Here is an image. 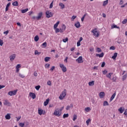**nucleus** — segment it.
Wrapping results in <instances>:
<instances>
[{"label":"nucleus","mask_w":127,"mask_h":127,"mask_svg":"<svg viewBox=\"0 0 127 127\" xmlns=\"http://www.w3.org/2000/svg\"><path fill=\"white\" fill-rule=\"evenodd\" d=\"M61 114H62V112L60 111V109L59 108L56 109L54 113V116H56V117H60Z\"/></svg>","instance_id":"f257e3e1"},{"label":"nucleus","mask_w":127,"mask_h":127,"mask_svg":"<svg viewBox=\"0 0 127 127\" xmlns=\"http://www.w3.org/2000/svg\"><path fill=\"white\" fill-rule=\"evenodd\" d=\"M64 97H66V89H64L59 98L60 100H62Z\"/></svg>","instance_id":"f03ea898"},{"label":"nucleus","mask_w":127,"mask_h":127,"mask_svg":"<svg viewBox=\"0 0 127 127\" xmlns=\"http://www.w3.org/2000/svg\"><path fill=\"white\" fill-rule=\"evenodd\" d=\"M53 15V13L50 12V11H47L46 12V16L47 18H50V17H52Z\"/></svg>","instance_id":"7ed1b4c3"},{"label":"nucleus","mask_w":127,"mask_h":127,"mask_svg":"<svg viewBox=\"0 0 127 127\" xmlns=\"http://www.w3.org/2000/svg\"><path fill=\"white\" fill-rule=\"evenodd\" d=\"M91 32L93 33V35L95 37H99V35H100V34L98 33V31H97V28L92 30Z\"/></svg>","instance_id":"20e7f679"},{"label":"nucleus","mask_w":127,"mask_h":127,"mask_svg":"<svg viewBox=\"0 0 127 127\" xmlns=\"http://www.w3.org/2000/svg\"><path fill=\"white\" fill-rule=\"evenodd\" d=\"M16 93H17V89L15 90L14 91H9L8 93V95H9V96H14L15 95H16Z\"/></svg>","instance_id":"39448f33"},{"label":"nucleus","mask_w":127,"mask_h":127,"mask_svg":"<svg viewBox=\"0 0 127 127\" xmlns=\"http://www.w3.org/2000/svg\"><path fill=\"white\" fill-rule=\"evenodd\" d=\"M60 67L62 68V70L63 72H66V71H67V68H66V66L64 65V64H60Z\"/></svg>","instance_id":"423d86ee"},{"label":"nucleus","mask_w":127,"mask_h":127,"mask_svg":"<svg viewBox=\"0 0 127 127\" xmlns=\"http://www.w3.org/2000/svg\"><path fill=\"white\" fill-rule=\"evenodd\" d=\"M76 61L78 62V63H83V57L82 56L79 57L76 60Z\"/></svg>","instance_id":"0eeeda50"},{"label":"nucleus","mask_w":127,"mask_h":127,"mask_svg":"<svg viewBox=\"0 0 127 127\" xmlns=\"http://www.w3.org/2000/svg\"><path fill=\"white\" fill-rule=\"evenodd\" d=\"M3 105H4V106H8V107H10L11 104L7 100H5L3 102Z\"/></svg>","instance_id":"6e6552de"},{"label":"nucleus","mask_w":127,"mask_h":127,"mask_svg":"<svg viewBox=\"0 0 127 127\" xmlns=\"http://www.w3.org/2000/svg\"><path fill=\"white\" fill-rule=\"evenodd\" d=\"M43 14V13H42V12L39 13L38 16L36 17L37 20H39V19H41V16H42Z\"/></svg>","instance_id":"1a4fd4ad"},{"label":"nucleus","mask_w":127,"mask_h":127,"mask_svg":"<svg viewBox=\"0 0 127 127\" xmlns=\"http://www.w3.org/2000/svg\"><path fill=\"white\" fill-rule=\"evenodd\" d=\"M30 97H31L33 100L36 98V95L35 94V93H33L32 92H30L29 93Z\"/></svg>","instance_id":"9d476101"},{"label":"nucleus","mask_w":127,"mask_h":127,"mask_svg":"<svg viewBox=\"0 0 127 127\" xmlns=\"http://www.w3.org/2000/svg\"><path fill=\"white\" fill-rule=\"evenodd\" d=\"M16 56V55H15V54H13L11 56H10L9 57L10 61H13V60L15 59Z\"/></svg>","instance_id":"9b49d317"},{"label":"nucleus","mask_w":127,"mask_h":127,"mask_svg":"<svg viewBox=\"0 0 127 127\" xmlns=\"http://www.w3.org/2000/svg\"><path fill=\"white\" fill-rule=\"evenodd\" d=\"M99 97L100 99H103L105 97V92H101L99 93Z\"/></svg>","instance_id":"f8f14e48"},{"label":"nucleus","mask_w":127,"mask_h":127,"mask_svg":"<svg viewBox=\"0 0 127 127\" xmlns=\"http://www.w3.org/2000/svg\"><path fill=\"white\" fill-rule=\"evenodd\" d=\"M96 56L97 57H99L100 58H102V57H104V53H102L101 54H96Z\"/></svg>","instance_id":"ddd939ff"},{"label":"nucleus","mask_w":127,"mask_h":127,"mask_svg":"<svg viewBox=\"0 0 127 127\" xmlns=\"http://www.w3.org/2000/svg\"><path fill=\"white\" fill-rule=\"evenodd\" d=\"M119 112H120V113L121 114H123L124 113V112H125V108H123V107H120L119 109H118Z\"/></svg>","instance_id":"4468645a"},{"label":"nucleus","mask_w":127,"mask_h":127,"mask_svg":"<svg viewBox=\"0 0 127 127\" xmlns=\"http://www.w3.org/2000/svg\"><path fill=\"white\" fill-rule=\"evenodd\" d=\"M73 104H70V105H67L66 108V111H68L71 109V108H73Z\"/></svg>","instance_id":"2eb2a0df"},{"label":"nucleus","mask_w":127,"mask_h":127,"mask_svg":"<svg viewBox=\"0 0 127 127\" xmlns=\"http://www.w3.org/2000/svg\"><path fill=\"white\" fill-rule=\"evenodd\" d=\"M48 104H49V98H48L47 99H46V101L44 102V106L46 107V106H47Z\"/></svg>","instance_id":"dca6fc26"},{"label":"nucleus","mask_w":127,"mask_h":127,"mask_svg":"<svg viewBox=\"0 0 127 127\" xmlns=\"http://www.w3.org/2000/svg\"><path fill=\"white\" fill-rule=\"evenodd\" d=\"M74 26H75V27H76V28H79V27L81 26V25L80 24V22H77L74 24Z\"/></svg>","instance_id":"f3484780"},{"label":"nucleus","mask_w":127,"mask_h":127,"mask_svg":"<svg viewBox=\"0 0 127 127\" xmlns=\"http://www.w3.org/2000/svg\"><path fill=\"white\" fill-rule=\"evenodd\" d=\"M59 5H60V6H61L62 9L65 8V5L64 4H63V3H62V2L60 3Z\"/></svg>","instance_id":"a211bd4d"},{"label":"nucleus","mask_w":127,"mask_h":127,"mask_svg":"<svg viewBox=\"0 0 127 127\" xmlns=\"http://www.w3.org/2000/svg\"><path fill=\"white\" fill-rule=\"evenodd\" d=\"M10 4H11L10 2H9L7 4L5 7V11H7V10H8V7H9V6H10Z\"/></svg>","instance_id":"6ab92c4d"},{"label":"nucleus","mask_w":127,"mask_h":127,"mask_svg":"<svg viewBox=\"0 0 127 127\" xmlns=\"http://www.w3.org/2000/svg\"><path fill=\"white\" fill-rule=\"evenodd\" d=\"M118 56V53H115L114 54V55L112 57V59H116V58H117V57Z\"/></svg>","instance_id":"aec40b11"},{"label":"nucleus","mask_w":127,"mask_h":127,"mask_svg":"<svg viewBox=\"0 0 127 127\" xmlns=\"http://www.w3.org/2000/svg\"><path fill=\"white\" fill-rule=\"evenodd\" d=\"M12 5H13V6H17L18 5V2L15 1L12 3Z\"/></svg>","instance_id":"412c9836"},{"label":"nucleus","mask_w":127,"mask_h":127,"mask_svg":"<svg viewBox=\"0 0 127 127\" xmlns=\"http://www.w3.org/2000/svg\"><path fill=\"white\" fill-rule=\"evenodd\" d=\"M38 114L40 115V116H41L43 114V110L42 109H38Z\"/></svg>","instance_id":"4be33fe9"},{"label":"nucleus","mask_w":127,"mask_h":127,"mask_svg":"<svg viewBox=\"0 0 127 127\" xmlns=\"http://www.w3.org/2000/svg\"><path fill=\"white\" fill-rule=\"evenodd\" d=\"M60 21H58L54 25V29L57 28V27H58V25L60 23Z\"/></svg>","instance_id":"5701e85b"},{"label":"nucleus","mask_w":127,"mask_h":127,"mask_svg":"<svg viewBox=\"0 0 127 127\" xmlns=\"http://www.w3.org/2000/svg\"><path fill=\"white\" fill-rule=\"evenodd\" d=\"M115 97H116V93H114L110 98V101H113L114 99H115Z\"/></svg>","instance_id":"b1692460"},{"label":"nucleus","mask_w":127,"mask_h":127,"mask_svg":"<svg viewBox=\"0 0 127 127\" xmlns=\"http://www.w3.org/2000/svg\"><path fill=\"white\" fill-rule=\"evenodd\" d=\"M5 118L6 120H10V115L9 114H7V115L5 116Z\"/></svg>","instance_id":"393cba45"},{"label":"nucleus","mask_w":127,"mask_h":127,"mask_svg":"<svg viewBox=\"0 0 127 127\" xmlns=\"http://www.w3.org/2000/svg\"><path fill=\"white\" fill-rule=\"evenodd\" d=\"M34 40H35V41H36V42H37V41H38V40H39V37H38V35H36L34 37Z\"/></svg>","instance_id":"a878e982"},{"label":"nucleus","mask_w":127,"mask_h":127,"mask_svg":"<svg viewBox=\"0 0 127 127\" xmlns=\"http://www.w3.org/2000/svg\"><path fill=\"white\" fill-rule=\"evenodd\" d=\"M108 2H109V0H106L103 1V6H105L106 5L108 4Z\"/></svg>","instance_id":"bb28decb"},{"label":"nucleus","mask_w":127,"mask_h":127,"mask_svg":"<svg viewBox=\"0 0 127 127\" xmlns=\"http://www.w3.org/2000/svg\"><path fill=\"white\" fill-rule=\"evenodd\" d=\"M27 11H28V8L21 10L22 13H25Z\"/></svg>","instance_id":"cd10ccee"},{"label":"nucleus","mask_w":127,"mask_h":127,"mask_svg":"<svg viewBox=\"0 0 127 127\" xmlns=\"http://www.w3.org/2000/svg\"><path fill=\"white\" fill-rule=\"evenodd\" d=\"M50 59H51L50 57H47L45 58V62H48V61H49Z\"/></svg>","instance_id":"c85d7f7f"},{"label":"nucleus","mask_w":127,"mask_h":127,"mask_svg":"<svg viewBox=\"0 0 127 127\" xmlns=\"http://www.w3.org/2000/svg\"><path fill=\"white\" fill-rule=\"evenodd\" d=\"M103 106H109V102L108 101H105L103 103Z\"/></svg>","instance_id":"c756f323"},{"label":"nucleus","mask_w":127,"mask_h":127,"mask_svg":"<svg viewBox=\"0 0 127 127\" xmlns=\"http://www.w3.org/2000/svg\"><path fill=\"white\" fill-rule=\"evenodd\" d=\"M42 46H43L44 48H45V47H47V43H46V42L43 43L42 44Z\"/></svg>","instance_id":"7c9ffc66"},{"label":"nucleus","mask_w":127,"mask_h":127,"mask_svg":"<svg viewBox=\"0 0 127 127\" xmlns=\"http://www.w3.org/2000/svg\"><path fill=\"white\" fill-rule=\"evenodd\" d=\"M40 54H41V52H38L37 50L35 51V55H40Z\"/></svg>","instance_id":"2f4dec72"},{"label":"nucleus","mask_w":127,"mask_h":127,"mask_svg":"<svg viewBox=\"0 0 127 127\" xmlns=\"http://www.w3.org/2000/svg\"><path fill=\"white\" fill-rule=\"evenodd\" d=\"M89 86H94V81H90L88 83Z\"/></svg>","instance_id":"473e14b6"},{"label":"nucleus","mask_w":127,"mask_h":127,"mask_svg":"<svg viewBox=\"0 0 127 127\" xmlns=\"http://www.w3.org/2000/svg\"><path fill=\"white\" fill-rule=\"evenodd\" d=\"M68 117H69V114H64L63 115V118L65 119L66 118H68Z\"/></svg>","instance_id":"72a5a7b5"},{"label":"nucleus","mask_w":127,"mask_h":127,"mask_svg":"<svg viewBox=\"0 0 127 127\" xmlns=\"http://www.w3.org/2000/svg\"><path fill=\"white\" fill-rule=\"evenodd\" d=\"M62 29H63V30H64V31H65V30H66V26H65L64 24H63L62 26Z\"/></svg>","instance_id":"f704fd0d"},{"label":"nucleus","mask_w":127,"mask_h":127,"mask_svg":"<svg viewBox=\"0 0 127 127\" xmlns=\"http://www.w3.org/2000/svg\"><path fill=\"white\" fill-rule=\"evenodd\" d=\"M127 74L124 75L123 76V78H122L123 81H125V80H126V79H127Z\"/></svg>","instance_id":"c9c22d12"},{"label":"nucleus","mask_w":127,"mask_h":127,"mask_svg":"<svg viewBox=\"0 0 127 127\" xmlns=\"http://www.w3.org/2000/svg\"><path fill=\"white\" fill-rule=\"evenodd\" d=\"M111 75H113V73H109L108 74L106 75V77H107V78H111Z\"/></svg>","instance_id":"e433bc0d"},{"label":"nucleus","mask_w":127,"mask_h":127,"mask_svg":"<svg viewBox=\"0 0 127 127\" xmlns=\"http://www.w3.org/2000/svg\"><path fill=\"white\" fill-rule=\"evenodd\" d=\"M97 52H98V53H100L102 52V50H101V49L100 48H97Z\"/></svg>","instance_id":"4c0bfd02"},{"label":"nucleus","mask_w":127,"mask_h":127,"mask_svg":"<svg viewBox=\"0 0 127 127\" xmlns=\"http://www.w3.org/2000/svg\"><path fill=\"white\" fill-rule=\"evenodd\" d=\"M47 84L49 86H51V85H52V83L51 82V81H50V80L48 81Z\"/></svg>","instance_id":"58836bf2"},{"label":"nucleus","mask_w":127,"mask_h":127,"mask_svg":"<svg viewBox=\"0 0 127 127\" xmlns=\"http://www.w3.org/2000/svg\"><path fill=\"white\" fill-rule=\"evenodd\" d=\"M35 89L37 90V91H38L40 89V85L36 86Z\"/></svg>","instance_id":"ea45409f"},{"label":"nucleus","mask_w":127,"mask_h":127,"mask_svg":"<svg viewBox=\"0 0 127 127\" xmlns=\"http://www.w3.org/2000/svg\"><path fill=\"white\" fill-rule=\"evenodd\" d=\"M87 15V13L84 14V15L81 18V21H84V19H85V16Z\"/></svg>","instance_id":"a19ab883"},{"label":"nucleus","mask_w":127,"mask_h":127,"mask_svg":"<svg viewBox=\"0 0 127 127\" xmlns=\"http://www.w3.org/2000/svg\"><path fill=\"white\" fill-rule=\"evenodd\" d=\"M86 112H89V111H91V108L90 107H87L85 108Z\"/></svg>","instance_id":"79ce46f5"},{"label":"nucleus","mask_w":127,"mask_h":127,"mask_svg":"<svg viewBox=\"0 0 127 127\" xmlns=\"http://www.w3.org/2000/svg\"><path fill=\"white\" fill-rule=\"evenodd\" d=\"M127 19H124V20L122 21L123 24H126V23H127Z\"/></svg>","instance_id":"37998d69"},{"label":"nucleus","mask_w":127,"mask_h":127,"mask_svg":"<svg viewBox=\"0 0 127 127\" xmlns=\"http://www.w3.org/2000/svg\"><path fill=\"white\" fill-rule=\"evenodd\" d=\"M90 122H91V119H88L86 122V123L87 124V126L88 125H89Z\"/></svg>","instance_id":"c03bdc74"},{"label":"nucleus","mask_w":127,"mask_h":127,"mask_svg":"<svg viewBox=\"0 0 127 127\" xmlns=\"http://www.w3.org/2000/svg\"><path fill=\"white\" fill-rule=\"evenodd\" d=\"M49 67H50V64H45V67H46V68H49Z\"/></svg>","instance_id":"a18cd8bd"},{"label":"nucleus","mask_w":127,"mask_h":127,"mask_svg":"<svg viewBox=\"0 0 127 127\" xmlns=\"http://www.w3.org/2000/svg\"><path fill=\"white\" fill-rule=\"evenodd\" d=\"M63 42L66 43L67 41H68V38H66L65 39H64L63 40Z\"/></svg>","instance_id":"49530a36"},{"label":"nucleus","mask_w":127,"mask_h":127,"mask_svg":"<svg viewBox=\"0 0 127 127\" xmlns=\"http://www.w3.org/2000/svg\"><path fill=\"white\" fill-rule=\"evenodd\" d=\"M3 45V41L0 39V46H2V45Z\"/></svg>","instance_id":"de8ad7c7"},{"label":"nucleus","mask_w":127,"mask_h":127,"mask_svg":"<svg viewBox=\"0 0 127 127\" xmlns=\"http://www.w3.org/2000/svg\"><path fill=\"white\" fill-rule=\"evenodd\" d=\"M52 7H53V1L51 3V4H50V8H52Z\"/></svg>","instance_id":"09e8293b"},{"label":"nucleus","mask_w":127,"mask_h":127,"mask_svg":"<svg viewBox=\"0 0 127 127\" xmlns=\"http://www.w3.org/2000/svg\"><path fill=\"white\" fill-rule=\"evenodd\" d=\"M56 29V33H58V32H60V29L59 28H56L55 29Z\"/></svg>","instance_id":"8fccbe9b"},{"label":"nucleus","mask_w":127,"mask_h":127,"mask_svg":"<svg viewBox=\"0 0 127 127\" xmlns=\"http://www.w3.org/2000/svg\"><path fill=\"white\" fill-rule=\"evenodd\" d=\"M19 127H24V123H19Z\"/></svg>","instance_id":"3c124183"},{"label":"nucleus","mask_w":127,"mask_h":127,"mask_svg":"<svg viewBox=\"0 0 127 127\" xmlns=\"http://www.w3.org/2000/svg\"><path fill=\"white\" fill-rule=\"evenodd\" d=\"M77 120V115H74L73 118V121H75Z\"/></svg>","instance_id":"603ef678"},{"label":"nucleus","mask_w":127,"mask_h":127,"mask_svg":"<svg viewBox=\"0 0 127 127\" xmlns=\"http://www.w3.org/2000/svg\"><path fill=\"white\" fill-rule=\"evenodd\" d=\"M110 50H115L116 49V48L114 46H111L110 48Z\"/></svg>","instance_id":"864d4df0"},{"label":"nucleus","mask_w":127,"mask_h":127,"mask_svg":"<svg viewBox=\"0 0 127 127\" xmlns=\"http://www.w3.org/2000/svg\"><path fill=\"white\" fill-rule=\"evenodd\" d=\"M106 65V63H105L104 62L102 63V64H101V67L102 68H103V67H105V65Z\"/></svg>","instance_id":"5fc2aeb1"},{"label":"nucleus","mask_w":127,"mask_h":127,"mask_svg":"<svg viewBox=\"0 0 127 127\" xmlns=\"http://www.w3.org/2000/svg\"><path fill=\"white\" fill-rule=\"evenodd\" d=\"M21 66L20 64H18L16 66V69H19L20 68Z\"/></svg>","instance_id":"6e6d98bb"},{"label":"nucleus","mask_w":127,"mask_h":127,"mask_svg":"<svg viewBox=\"0 0 127 127\" xmlns=\"http://www.w3.org/2000/svg\"><path fill=\"white\" fill-rule=\"evenodd\" d=\"M124 115H125L126 117H127V109H126L125 110V112L124 113Z\"/></svg>","instance_id":"4d7b16f0"},{"label":"nucleus","mask_w":127,"mask_h":127,"mask_svg":"<svg viewBox=\"0 0 127 127\" xmlns=\"http://www.w3.org/2000/svg\"><path fill=\"white\" fill-rule=\"evenodd\" d=\"M107 73H108V71L105 70L104 71H103V75H106V74H107Z\"/></svg>","instance_id":"13d9d810"},{"label":"nucleus","mask_w":127,"mask_h":127,"mask_svg":"<svg viewBox=\"0 0 127 127\" xmlns=\"http://www.w3.org/2000/svg\"><path fill=\"white\" fill-rule=\"evenodd\" d=\"M81 45V42H79V41L77 42V46L79 47Z\"/></svg>","instance_id":"bf43d9fd"},{"label":"nucleus","mask_w":127,"mask_h":127,"mask_svg":"<svg viewBox=\"0 0 127 127\" xmlns=\"http://www.w3.org/2000/svg\"><path fill=\"white\" fill-rule=\"evenodd\" d=\"M19 77H21V78H24V77H25L24 75H23V74H21L20 73L19 74Z\"/></svg>","instance_id":"052dcab7"},{"label":"nucleus","mask_w":127,"mask_h":127,"mask_svg":"<svg viewBox=\"0 0 127 127\" xmlns=\"http://www.w3.org/2000/svg\"><path fill=\"white\" fill-rule=\"evenodd\" d=\"M119 4L120 5L122 4H124V1H123V0H120V2H119Z\"/></svg>","instance_id":"680f3d73"},{"label":"nucleus","mask_w":127,"mask_h":127,"mask_svg":"<svg viewBox=\"0 0 127 127\" xmlns=\"http://www.w3.org/2000/svg\"><path fill=\"white\" fill-rule=\"evenodd\" d=\"M60 32H61V33H63V32H64V30L62 28H60Z\"/></svg>","instance_id":"e2e57ef3"},{"label":"nucleus","mask_w":127,"mask_h":127,"mask_svg":"<svg viewBox=\"0 0 127 127\" xmlns=\"http://www.w3.org/2000/svg\"><path fill=\"white\" fill-rule=\"evenodd\" d=\"M4 34H5L6 35H7V34H8V31H6L5 32H3Z\"/></svg>","instance_id":"0e129e2a"},{"label":"nucleus","mask_w":127,"mask_h":127,"mask_svg":"<svg viewBox=\"0 0 127 127\" xmlns=\"http://www.w3.org/2000/svg\"><path fill=\"white\" fill-rule=\"evenodd\" d=\"M117 25H113V26H112V29L113 28H117Z\"/></svg>","instance_id":"69168bd1"},{"label":"nucleus","mask_w":127,"mask_h":127,"mask_svg":"<svg viewBox=\"0 0 127 127\" xmlns=\"http://www.w3.org/2000/svg\"><path fill=\"white\" fill-rule=\"evenodd\" d=\"M54 69H55V66H53L52 67V68L50 69L51 71H53V70H54Z\"/></svg>","instance_id":"338daca9"},{"label":"nucleus","mask_w":127,"mask_h":127,"mask_svg":"<svg viewBox=\"0 0 127 127\" xmlns=\"http://www.w3.org/2000/svg\"><path fill=\"white\" fill-rule=\"evenodd\" d=\"M75 18H76V16H72L71 17V20H74V19H75Z\"/></svg>","instance_id":"774afa93"}]
</instances>
